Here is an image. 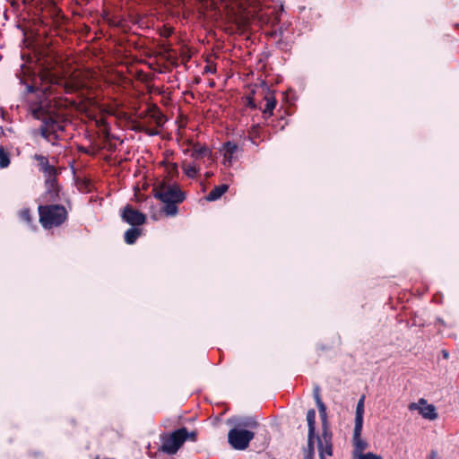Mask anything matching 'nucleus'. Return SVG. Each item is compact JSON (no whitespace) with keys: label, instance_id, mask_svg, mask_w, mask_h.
Instances as JSON below:
<instances>
[{"label":"nucleus","instance_id":"1","mask_svg":"<svg viewBox=\"0 0 459 459\" xmlns=\"http://www.w3.org/2000/svg\"><path fill=\"white\" fill-rule=\"evenodd\" d=\"M265 0H242L240 12L247 18L257 19L262 25L274 27L281 21V10L276 6L264 4Z\"/></svg>","mask_w":459,"mask_h":459},{"label":"nucleus","instance_id":"2","mask_svg":"<svg viewBox=\"0 0 459 459\" xmlns=\"http://www.w3.org/2000/svg\"><path fill=\"white\" fill-rule=\"evenodd\" d=\"M39 221L44 230L58 228L69 218L68 209L58 203L39 204L38 205Z\"/></svg>","mask_w":459,"mask_h":459},{"label":"nucleus","instance_id":"3","mask_svg":"<svg viewBox=\"0 0 459 459\" xmlns=\"http://www.w3.org/2000/svg\"><path fill=\"white\" fill-rule=\"evenodd\" d=\"M34 117L42 120V126L40 127L46 128L49 131L59 133L65 131V120L63 117L53 111L46 110L42 105L32 110Z\"/></svg>","mask_w":459,"mask_h":459},{"label":"nucleus","instance_id":"4","mask_svg":"<svg viewBox=\"0 0 459 459\" xmlns=\"http://www.w3.org/2000/svg\"><path fill=\"white\" fill-rule=\"evenodd\" d=\"M314 399L316 403L319 416L322 421V431L321 434L316 437L317 444H324L327 446V445H333V432L330 429L328 420H327V413H326V406L322 402L320 396L319 387L316 386L314 389Z\"/></svg>","mask_w":459,"mask_h":459},{"label":"nucleus","instance_id":"5","mask_svg":"<svg viewBox=\"0 0 459 459\" xmlns=\"http://www.w3.org/2000/svg\"><path fill=\"white\" fill-rule=\"evenodd\" d=\"M155 198L162 203L183 202L186 198L185 193L177 185H169L165 181L156 184L152 189Z\"/></svg>","mask_w":459,"mask_h":459},{"label":"nucleus","instance_id":"6","mask_svg":"<svg viewBox=\"0 0 459 459\" xmlns=\"http://www.w3.org/2000/svg\"><path fill=\"white\" fill-rule=\"evenodd\" d=\"M160 450L168 455H175L186 440V428H180L171 433L160 436Z\"/></svg>","mask_w":459,"mask_h":459},{"label":"nucleus","instance_id":"7","mask_svg":"<svg viewBox=\"0 0 459 459\" xmlns=\"http://www.w3.org/2000/svg\"><path fill=\"white\" fill-rule=\"evenodd\" d=\"M62 186L58 183V178L44 180V192L37 199L39 204H53L62 200Z\"/></svg>","mask_w":459,"mask_h":459},{"label":"nucleus","instance_id":"8","mask_svg":"<svg viewBox=\"0 0 459 459\" xmlns=\"http://www.w3.org/2000/svg\"><path fill=\"white\" fill-rule=\"evenodd\" d=\"M254 437V432L236 428L230 429L228 433L229 443L237 450H245L247 448Z\"/></svg>","mask_w":459,"mask_h":459},{"label":"nucleus","instance_id":"9","mask_svg":"<svg viewBox=\"0 0 459 459\" xmlns=\"http://www.w3.org/2000/svg\"><path fill=\"white\" fill-rule=\"evenodd\" d=\"M33 159L37 161L39 170L43 173L44 180H53L58 178L61 173V168H57L55 165L50 164L47 156L35 154Z\"/></svg>","mask_w":459,"mask_h":459},{"label":"nucleus","instance_id":"10","mask_svg":"<svg viewBox=\"0 0 459 459\" xmlns=\"http://www.w3.org/2000/svg\"><path fill=\"white\" fill-rule=\"evenodd\" d=\"M121 219L133 227H138L145 223L146 216L134 209L132 205L126 204L121 210Z\"/></svg>","mask_w":459,"mask_h":459},{"label":"nucleus","instance_id":"11","mask_svg":"<svg viewBox=\"0 0 459 459\" xmlns=\"http://www.w3.org/2000/svg\"><path fill=\"white\" fill-rule=\"evenodd\" d=\"M261 89L264 94L263 100L265 101V105L264 108L261 107L259 108L262 110L264 118L267 119L273 116V109L277 104L275 91L270 90L266 83H263L261 85Z\"/></svg>","mask_w":459,"mask_h":459},{"label":"nucleus","instance_id":"12","mask_svg":"<svg viewBox=\"0 0 459 459\" xmlns=\"http://www.w3.org/2000/svg\"><path fill=\"white\" fill-rule=\"evenodd\" d=\"M410 411L418 410L420 414L428 420H436L437 418V413L436 411V407L432 404H428L427 401L423 398L419 400V403H411L409 405Z\"/></svg>","mask_w":459,"mask_h":459},{"label":"nucleus","instance_id":"13","mask_svg":"<svg viewBox=\"0 0 459 459\" xmlns=\"http://www.w3.org/2000/svg\"><path fill=\"white\" fill-rule=\"evenodd\" d=\"M238 150L239 148L237 143L230 141L224 143L222 145V151L225 162L230 164L235 159V154L238 152Z\"/></svg>","mask_w":459,"mask_h":459},{"label":"nucleus","instance_id":"14","mask_svg":"<svg viewBox=\"0 0 459 459\" xmlns=\"http://www.w3.org/2000/svg\"><path fill=\"white\" fill-rule=\"evenodd\" d=\"M189 144H192L191 157L195 160L210 156L212 153L211 150L204 144L202 145L199 143H192L191 142H189Z\"/></svg>","mask_w":459,"mask_h":459},{"label":"nucleus","instance_id":"15","mask_svg":"<svg viewBox=\"0 0 459 459\" xmlns=\"http://www.w3.org/2000/svg\"><path fill=\"white\" fill-rule=\"evenodd\" d=\"M364 400L365 395H362L356 406V412H355V425L356 427V433L358 434L359 429H362L363 428V415H364Z\"/></svg>","mask_w":459,"mask_h":459},{"label":"nucleus","instance_id":"16","mask_svg":"<svg viewBox=\"0 0 459 459\" xmlns=\"http://www.w3.org/2000/svg\"><path fill=\"white\" fill-rule=\"evenodd\" d=\"M18 217L21 221L25 223L28 227H30L31 230H36L37 225L35 224L34 217L32 214V211L28 208H22L18 212Z\"/></svg>","mask_w":459,"mask_h":459},{"label":"nucleus","instance_id":"17","mask_svg":"<svg viewBox=\"0 0 459 459\" xmlns=\"http://www.w3.org/2000/svg\"><path fill=\"white\" fill-rule=\"evenodd\" d=\"M262 134V127L259 124L253 125L250 129L247 131V137L250 140V142L255 144L258 145L259 143L264 141V138L261 136Z\"/></svg>","mask_w":459,"mask_h":459},{"label":"nucleus","instance_id":"18","mask_svg":"<svg viewBox=\"0 0 459 459\" xmlns=\"http://www.w3.org/2000/svg\"><path fill=\"white\" fill-rule=\"evenodd\" d=\"M229 189L227 184H221L215 186L206 196V200L209 202L216 201L220 199Z\"/></svg>","mask_w":459,"mask_h":459},{"label":"nucleus","instance_id":"19","mask_svg":"<svg viewBox=\"0 0 459 459\" xmlns=\"http://www.w3.org/2000/svg\"><path fill=\"white\" fill-rule=\"evenodd\" d=\"M142 230L137 227L128 229L124 234L125 242L128 245H133L136 242L137 238L141 236Z\"/></svg>","mask_w":459,"mask_h":459},{"label":"nucleus","instance_id":"20","mask_svg":"<svg viewBox=\"0 0 459 459\" xmlns=\"http://www.w3.org/2000/svg\"><path fill=\"white\" fill-rule=\"evenodd\" d=\"M50 103L57 110L66 109L75 104L74 101L66 98H54L52 100H50Z\"/></svg>","mask_w":459,"mask_h":459},{"label":"nucleus","instance_id":"21","mask_svg":"<svg viewBox=\"0 0 459 459\" xmlns=\"http://www.w3.org/2000/svg\"><path fill=\"white\" fill-rule=\"evenodd\" d=\"M361 432H362V429H359V433L357 434L356 433V427H354V429H353V444H354V446H355V450L358 451V452L364 451L367 448V446H368V443L361 438Z\"/></svg>","mask_w":459,"mask_h":459},{"label":"nucleus","instance_id":"22","mask_svg":"<svg viewBox=\"0 0 459 459\" xmlns=\"http://www.w3.org/2000/svg\"><path fill=\"white\" fill-rule=\"evenodd\" d=\"M40 134L43 138H45L48 143L52 145H56V142L59 140L60 136L58 133L49 131L46 128L40 127Z\"/></svg>","mask_w":459,"mask_h":459},{"label":"nucleus","instance_id":"23","mask_svg":"<svg viewBox=\"0 0 459 459\" xmlns=\"http://www.w3.org/2000/svg\"><path fill=\"white\" fill-rule=\"evenodd\" d=\"M307 421L308 427L307 434H316V411L314 409L307 411Z\"/></svg>","mask_w":459,"mask_h":459},{"label":"nucleus","instance_id":"24","mask_svg":"<svg viewBox=\"0 0 459 459\" xmlns=\"http://www.w3.org/2000/svg\"><path fill=\"white\" fill-rule=\"evenodd\" d=\"M316 434H307V450L304 459H314Z\"/></svg>","mask_w":459,"mask_h":459},{"label":"nucleus","instance_id":"25","mask_svg":"<svg viewBox=\"0 0 459 459\" xmlns=\"http://www.w3.org/2000/svg\"><path fill=\"white\" fill-rule=\"evenodd\" d=\"M317 450L319 454L320 459H326V456H332L333 454V446L327 445V446L324 444H317Z\"/></svg>","mask_w":459,"mask_h":459},{"label":"nucleus","instance_id":"26","mask_svg":"<svg viewBox=\"0 0 459 459\" xmlns=\"http://www.w3.org/2000/svg\"><path fill=\"white\" fill-rule=\"evenodd\" d=\"M11 154L10 152L4 149V147L0 146V168L5 169L11 163Z\"/></svg>","mask_w":459,"mask_h":459},{"label":"nucleus","instance_id":"27","mask_svg":"<svg viewBox=\"0 0 459 459\" xmlns=\"http://www.w3.org/2000/svg\"><path fill=\"white\" fill-rule=\"evenodd\" d=\"M181 203L182 202H176V201L164 203L165 206L163 207L162 211L166 213V215L175 216L178 212L177 204H181Z\"/></svg>","mask_w":459,"mask_h":459},{"label":"nucleus","instance_id":"28","mask_svg":"<svg viewBox=\"0 0 459 459\" xmlns=\"http://www.w3.org/2000/svg\"><path fill=\"white\" fill-rule=\"evenodd\" d=\"M183 170L185 174L190 178H195L197 177L198 169L195 165H183Z\"/></svg>","mask_w":459,"mask_h":459},{"label":"nucleus","instance_id":"29","mask_svg":"<svg viewBox=\"0 0 459 459\" xmlns=\"http://www.w3.org/2000/svg\"><path fill=\"white\" fill-rule=\"evenodd\" d=\"M63 87H64L65 93H66V94L75 92L79 89V87L76 83L71 82H65Z\"/></svg>","mask_w":459,"mask_h":459},{"label":"nucleus","instance_id":"30","mask_svg":"<svg viewBox=\"0 0 459 459\" xmlns=\"http://www.w3.org/2000/svg\"><path fill=\"white\" fill-rule=\"evenodd\" d=\"M359 459H383L382 456L377 455L374 453L368 452L366 454H360Z\"/></svg>","mask_w":459,"mask_h":459},{"label":"nucleus","instance_id":"31","mask_svg":"<svg viewBox=\"0 0 459 459\" xmlns=\"http://www.w3.org/2000/svg\"><path fill=\"white\" fill-rule=\"evenodd\" d=\"M247 106L252 109L257 108V105L255 102V100L252 95L247 97Z\"/></svg>","mask_w":459,"mask_h":459},{"label":"nucleus","instance_id":"32","mask_svg":"<svg viewBox=\"0 0 459 459\" xmlns=\"http://www.w3.org/2000/svg\"><path fill=\"white\" fill-rule=\"evenodd\" d=\"M190 439L191 441L195 442L197 440V432L196 431H191L188 432L186 429V440Z\"/></svg>","mask_w":459,"mask_h":459},{"label":"nucleus","instance_id":"33","mask_svg":"<svg viewBox=\"0 0 459 459\" xmlns=\"http://www.w3.org/2000/svg\"><path fill=\"white\" fill-rule=\"evenodd\" d=\"M133 129H134V131H136V132H145V133H147V134H150V135H152V134H153V133H151V132H149L148 130H144V129H143V127L142 126H134V127H133Z\"/></svg>","mask_w":459,"mask_h":459},{"label":"nucleus","instance_id":"34","mask_svg":"<svg viewBox=\"0 0 459 459\" xmlns=\"http://www.w3.org/2000/svg\"><path fill=\"white\" fill-rule=\"evenodd\" d=\"M58 81H59L58 78H56L53 75H50V78H49L50 84H58L59 83Z\"/></svg>","mask_w":459,"mask_h":459},{"label":"nucleus","instance_id":"35","mask_svg":"<svg viewBox=\"0 0 459 459\" xmlns=\"http://www.w3.org/2000/svg\"><path fill=\"white\" fill-rule=\"evenodd\" d=\"M170 34H171V30H168L164 33H162V36L168 38L170 36Z\"/></svg>","mask_w":459,"mask_h":459},{"label":"nucleus","instance_id":"36","mask_svg":"<svg viewBox=\"0 0 459 459\" xmlns=\"http://www.w3.org/2000/svg\"><path fill=\"white\" fill-rule=\"evenodd\" d=\"M205 71H206V72H209V73H211V74H213V73L215 72V69H212V67H210V66H206V67H205Z\"/></svg>","mask_w":459,"mask_h":459},{"label":"nucleus","instance_id":"37","mask_svg":"<svg viewBox=\"0 0 459 459\" xmlns=\"http://www.w3.org/2000/svg\"><path fill=\"white\" fill-rule=\"evenodd\" d=\"M436 457H437V453L435 451H431L430 456L429 459H436Z\"/></svg>","mask_w":459,"mask_h":459},{"label":"nucleus","instance_id":"38","mask_svg":"<svg viewBox=\"0 0 459 459\" xmlns=\"http://www.w3.org/2000/svg\"><path fill=\"white\" fill-rule=\"evenodd\" d=\"M442 353H443V357H444L445 359H447V358H448L449 354H448V352H447L446 351L443 350V351H442Z\"/></svg>","mask_w":459,"mask_h":459},{"label":"nucleus","instance_id":"39","mask_svg":"<svg viewBox=\"0 0 459 459\" xmlns=\"http://www.w3.org/2000/svg\"><path fill=\"white\" fill-rule=\"evenodd\" d=\"M45 93L48 92L49 94H52L51 86L45 89Z\"/></svg>","mask_w":459,"mask_h":459},{"label":"nucleus","instance_id":"40","mask_svg":"<svg viewBox=\"0 0 459 459\" xmlns=\"http://www.w3.org/2000/svg\"><path fill=\"white\" fill-rule=\"evenodd\" d=\"M29 91L32 92L34 91V88L32 86L28 87Z\"/></svg>","mask_w":459,"mask_h":459},{"label":"nucleus","instance_id":"41","mask_svg":"<svg viewBox=\"0 0 459 459\" xmlns=\"http://www.w3.org/2000/svg\"><path fill=\"white\" fill-rule=\"evenodd\" d=\"M173 169H177V164L176 163L173 164Z\"/></svg>","mask_w":459,"mask_h":459},{"label":"nucleus","instance_id":"42","mask_svg":"<svg viewBox=\"0 0 459 459\" xmlns=\"http://www.w3.org/2000/svg\"><path fill=\"white\" fill-rule=\"evenodd\" d=\"M66 203H67L68 205H71V203H70L69 200H66Z\"/></svg>","mask_w":459,"mask_h":459}]
</instances>
